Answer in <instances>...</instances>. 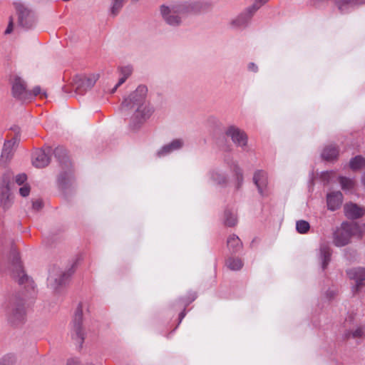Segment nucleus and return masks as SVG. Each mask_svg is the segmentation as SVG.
Here are the masks:
<instances>
[{"instance_id":"nucleus-1","label":"nucleus","mask_w":365,"mask_h":365,"mask_svg":"<svg viewBox=\"0 0 365 365\" xmlns=\"http://www.w3.org/2000/svg\"><path fill=\"white\" fill-rule=\"evenodd\" d=\"M148 89L139 86L122 102L120 110L124 114L133 112L129 126L133 130H138L153 114L154 109L147 101Z\"/></svg>"},{"instance_id":"nucleus-2","label":"nucleus","mask_w":365,"mask_h":365,"mask_svg":"<svg viewBox=\"0 0 365 365\" xmlns=\"http://www.w3.org/2000/svg\"><path fill=\"white\" fill-rule=\"evenodd\" d=\"M194 10V4L182 2L170 6L162 5L160 14L164 21L172 27H178L182 24L185 16Z\"/></svg>"},{"instance_id":"nucleus-3","label":"nucleus","mask_w":365,"mask_h":365,"mask_svg":"<svg viewBox=\"0 0 365 365\" xmlns=\"http://www.w3.org/2000/svg\"><path fill=\"white\" fill-rule=\"evenodd\" d=\"M86 334L85 328L83 325V309L81 304H79L70 324V336L76 346L81 348Z\"/></svg>"},{"instance_id":"nucleus-4","label":"nucleus","mask_w":365,"mask_h":365,"mask_svg":"<svg viewBox=\"0 0 365 365\" xmlns=\"http://www.w3.org/2000/svg\"><path fill=\"white\" fill-rule=\"evenodd\" d=\"M54 155L61 160V163L63 168H66V170H63L60 173L58 177V185L61 189H66L68 187L72 185L74 178L71 169V163L67 158L66 151L62 148H56L54 150Z\"/></svg>"},{"instance_id":"nucleus-5","label":"nucleus","mask_w":365,"mask_h":365,"mask_svg":"<svg viewBox=\"0 0 365 365\" xmlns=\"http://www.w3.org/2000/svg\"><path fill=\"white\" fill-rule=\"evenodd\" d=\"M359 226L356 222H343L333 234V243L344 247L349 243L351 237L359 233Z\"/></svg>"},{"instance_id":"nucleus-6","label":"nucleus","mask_w":365,"mask_h":365,"mask_svg":"<svg viewBox=\"0 0 365 365\" xmlns=\"http://www.w3.org/2000/svg\"><path fill=\"white\" fill-rule=\"evenodd\" d=\"M71 275L70 270H63L59 267H53L49 270L47 279L48 287L53 291H58L66 284Z\"/></svg>"},{"instance_id":"nucleus-7","label":"nucleus","mask_w":365,"mask_h":365,"mask_svg":"<svg viewBox=\"0 0 365 365\" xmlns=\"http://www.w3.org/2000/svg\"><path fill=\"white\" fill-rule=\"evenodd\" d=\"M257 6H250L230 21V26L233 29H243L248 26Z\"/></svg>"},{"instance_id":"nucleus-8","label":"nucleus","mask_w":365,"mask_h":365,"mask_svg":"<svg viewBox=\"0 0 365 365\" xmlns=\"http://www.w3.org/2000/svg\"><path fill=\"white\" fill-rule=\"evenodd\" d=\"M225 135L237 147L244 148L247 145V135L242 129L235 125H230L227 128Z\"/></svg>"},{"instance_id":"nucleus-9","label":"nucleus","mask_w":365,"mask_h":365,"mask_svg":"<svg viewBox=\"0 0 365 365\" xmlns=\"http://www.w3.org/2000/svg\"><path fill=\"white\" fill-rule=\"evenodd\" d=\"M12 178V173L10 171H6L1 178L0 183L1 204L4 208H8L11 204L9 192Z\"/></svg>"},{"instance_id":"nucleus-10","label":"nucleus","mask_w":365,"mask_h":365,"mask_svg":"<svg viewBox=\"0 0 365 365\" xmlns=\"http://www.w3.org/2000/svg\"><path fill=\"white\" fill-rule=\"evenodd\" d=\"M12 95L20 101H27L31 96L30 91L26 88V83L20 77H15L12 83Z\"/></svg>"},{"instance_id":"nucleus-11","label":"nucleus","mask_w":365,"mask_h":365,"mask_svg":"<svg viewBox=\"0 0 365 365\" xmlns=\"http://www.w3.org/2000/svg\"><path fill=\"white\" fill-rule=\"evenodd\" d=\"M16 9L20 25L26 29L31 28L36 21L34 14L21 4H17Z\"/></svg>"},{"instance_id":"nucleus-12","label":"nucleus","mask_w":365,"mask_h":365,"mask_svg":"<svg viewBox=\"0 0 365 365\" xmlns=\"http://www.w3.org/2000/svg\"><path fill=\"white\" fill-rule=\"evenodd\" d=\"M25 308L22 301L13 302L7 310L8 320L13 324H16L24 320L25 317Z\"/></svg>"},{"instance_id":"nucleus-13","label":"nucleus","mask_w":365,"mask_h":365,"mask_svg":"<svg viewBox=\"0 0 365 365\" xmlns=\"http://www.w3.org/2000/svg\"><path fill=\"white\" fill-rule=\"evenodd\" d=\"M98 74H91L88 76H77L75 78V88L79 93H83L93 87L98 79Z\"/></svg>"},{"instance_id":"nucleus-14","label":"nucleus","mask_w":365,"mask_h":365,"mask_svg":"<svg viewBox=\"0 0 365 365\" xmlns=\"http://www.w3.org/2000/svg\"><path fill=\"white\" fill-rule=\"evenodd\" d=\"M253 182L256 185L259 194L262 196L268 195V178L267 173L262 170H257L253 175Z\"/></svg>"},{"instance_id":"nucleus-15","label":"nucleus","mask_w":365,"mask_h":365,"mask_svg":"<svg viewBox=\"0 0 365 365\" xmlns=\"http://www.w3.org/2000/svg\"><path fill=\"white\" fill-rule=\"evenodd\" d=\"M12 264L15 269L14 271V277L18 280L19 284H23L29 282V277L24 273L20 262L19 253L15 250L11 252Z\"/></svg>"},{"instance_id":"nucleus-16","label":"nucleus","mask_w":365,"mask_h":365,"mask_svg":"<svg viewBox=\"0 0 365 365\" xmlns=\"http://www.w3.org/2000/svg\"><path fill=\"white\" fill-rule=\"evenodd\" d=\"M51 151L52 150L50 147L36 150L32 156L33 165L39 168L48 165L50 162V154Z\"/></svg>"},{"instance_id":"nucleus-17","label":"nucleus","mask_w":365,"mask_h":365,"mask_svg":"<svg viewBox=\"0 0 365 365\" xmlns=\"http://www.w3.org/2000/svg\"><path fill=\"white\" fill-rule=\"evenodd\" d=\"M210 180L216 185H225L228 182L227 173L220 168H215L208 173Z\"/></svg>"},{"instance_id":"nucleus-18","label":"nucleus","mask_w":365,"mask_h":365,"mask_svg":"<svg viewBox=\"0 0 365 365\" xmlns=\"http://www.w3.org/2000/svg\"><path fill=\"white\" fill-rule=\"evenodd\" d=\"M184 145L182 139H174L170 143L163 145L158 152V157H164L174 151L178 150Z\"/></svg>"},{"instance_id":"nucleus-19","label":"nucleus","mask_w":365,"mask_h":365,"mask_svg":"<svg viewBox=\"0 0 365 365\" xmlns=\"http://www.w3.org/2000/svg\"><path fill=\"white\" fill-rule=\"evenodd\" d=\"M331 248L327 243L322 242L319 245L317 256L322 269H325L331 259Z\"/></svg>"},{"instance_id":"nucleus-20","label":"nucleus","mask_w":365,"mask_h":365,"mask_svg":"<svg viewBox=\"0 0 365 365\" xmlns=\"http://www.w3.org/2000/svg\"><path fill=\"white\" fill-rule=\"evenodd\" d=\"M15 144H16V140L11 139L9 140H6L4 142L3 149L1 151V155L0 158V163L2 164L6 163L8 161H9L11 158L13 157V155L14 153L15 150Z\"/></svg>"},{"instance_id":"nucleus-21","label":"nucleus","mask_w":365,"mask_h":365,"mask_svg":"<svg viewBox=\"0 0 365 365\" xmlns=\"http://www.w3.org/2000/svg\"><path fill=\"white\" fill-rule=\"evenodd\" d=\"M343 201V195L340 191L332 192L327 195V207L329 210L334 211L339 209Z\"/></svg>"},{"instance_id":"nucleus-22","label":"nucleus","mask_w":365,"mask_h":365,"mask_svg":"<svg viewBox=\"0 0 365 365\" xmlns=\"http://www.w3.org/2000/svg\"><path fill=\"white\" fill-rule=\"evenodd\" d=\"M349 277L356 282V289H359L365 280V268L356 267L347 271Z\"/></svg>"},{"instance_id":"nucleus-23","label":"nucleus","mask_w":365,"mask_h":365,"mask_svg":"<svg viewBox=\"0 0 365 365\" xmlns=\"http://www.w3.org/2000/svg\"><path fill=\"white\" fill-rule=\"evenodd\" d=\"M339 10L341 13H346L350 9L365 4V0H335Z\"/></svg>"},{"instance_id":"nucleus-24","label":"nucleus","mask_w":365,"mask_h":365,"mask_svg":"<svg viewBox=\"0 0 365 365\" xmlns=\"http://www.w3.org/2000/svg\"><path fill=\"white\" fill-rule=\"evenodd\" d=\"M345 215L349 219H357L363 215V210L354 203L346 204L344 207Z\"/></svg>"},{"instance_id":"nucleus-25","label":"nucleus","mask_w":365,"mask_h":365,"mask_svg":"<svg viewBox=\"0 0 365 365\" xmlns=\"http://www.w3.org/2000/svg\"><path fill=\"white\" fill-rule=\"evenodd\" d=\"M132 72L133 68L130 66L122 67L120 69V78L118 79V81L113 87L111 92L114 93L117 90V88L127 80V78L131 75Z\"/></svg>"},{"instance_id":"nucleus-26","label":"nucleus","mask_w":365,"mask_h":365,"mask_svg":"<svg viewBox=\"0 0 365 365\" xmlns=\"http://www.w3.org/2000/svg\"><path fill=\"white\" fill-rule=\"evenodd\" d=\"M227 243L230 251L232 253L238 252L242 245L240 239L234 234L229 236Z\"/></svg>"},{"instance_id":"nucleus-27","label":"nucleus","mask_w":365,"mask_h":365,"mask_svg":"<svg viewBox=\"0 0 365 365\" xmlns=\"http://www.w3.org/2000/svg\"><path fill=\"white\" fill-rule=\"evenodd\" d=\"M339 155V150L335 146L330 145L325 147L322 153V157L326 160L336 159Z\"/></svg>"},{"instance_id":"nucleus-28","label":"nucleus","mask_w":365,"mask_h":365,"mask_svg":"<svg viewBox=\"0 0 365 365\" xmlns=\"http://www.w3.org/2000/svg\"><path fill=\"white\" fill-rule=\"evenodd\" d=\"M224 223L228 227H233L237 222V215L234 210L226 209L224 212Z\"/></svg>"},{"instance_id":"nucleus-29","label":"nucleus","mask_w":365,"mask_h":365,"mask_svg":"<svg viewBox=\"0 0 365 365\" xmlns=\"http://www.w3.org/2000/svg\"><path fill=\"white\" fill-rule=\"evenodd\" d=\"M339 182L342 190L346 192H351L355 185L354 181L352 179L346 177H339Z\"/></svg>"},{"instance_id":"nucleus-30","label":"nucleus","mask_w":365,"mask_h":365,"mask_svg":"<svg viewBox=\"0 0 365 365\" xmlns=\"http://www.w3.org/2000/svg\"><path fill=\"white\" fill-rule=\"evenodd\" d=\"M349 166L353 170L361 169L365 167V158L361 155H357L351 159Z\"/></svg>"},{"instance_id":"nucleus-31","label":"nucleus","mask_w":365,"mask_h":365,"mask_svg":"<svg viewBox=\"0 0 365 365\" xmlns=\"http://www.w3.org/2000/svg\"><path fill=\"white\" fill-rule=\"evenodd\" d=\"M232 170L235 176L237 185L236 187L239 188L243 182V173L242 169L237 165L235 164L232 167Z\"/></svg>"},{"instance_id":"nucleus-32","label":"nucleus","mask_w":365,"mask_h":365,"mask_svg":"<svg viewBox=\"0 0 365 365\" xmlns=\"http://www.w3.org/2000/svg\"><path fill=\"white\" fill-rule=\"evenodd\" d=\"M227 265L231 270L237 271L242 267L243 264L239 258H230L227 261Z\"/></svg>"},{"instance_id":"nucleus-33","label":"nucleus","mask_w":365,"mask_h":365,"mask_svg":"<svg viewBox=\"0 0 365 365\" xmlns=\"http://www.w3.org/2000/svg\"><path fill=\"white\" fill-rule=\"evenodd\" d=\"M310 229L309 223L303 220L296 222V230L300 234H306Z\"/></svg>"},{"instance_id":"nucleus-34","label":"nucleus","mask_w":365,"mask_h":365,"mask_svg":"<svg viewBox=\"0 0 365 365\" xmlns=\"http://www.w3.org/2000/svg\"><path fill=\"white\" fill-rule=\"evenodd\" d=\"M125 0H113L110 6V14L116 16L123 6Z\"/></svg>"},{"instance_id":"nucleus-35","label":"nucleus","mask_w":365,"mask_h":365,"mask_svg":"<svg viewBox=\"0 0 365 365\" xmlns=\"http://www.w3.org/2000/svg\"><path fill=\"white\" fill-rule=\"evenodd\" d=\"M27 180V176L24 173H21L15 177V182L19 185H22Z\"/></svg>"},{"instance_id":"nucleus-36","label":"nucleus","mask_w":365,"mask_h":365,"mask_svg":"<svg viewBox=\"0 0 365 365\" xmlns=\"http://www.w3.org/2000/svg\"><path fill=\"white\" fill-rule=\"evenodd\" d=\"M30 190V186L26 184L19 189V193L22 197H26L29 195Z\"/></svg>"},{"instance_id":"nucleus-37","label":"nucleus","mask_w":365,"mask_h":365,"mask_svg":"<svg viewBox=\"0 0 365 365\" xmlns=\"http://www.w3.org/2000/svg\"><path fill=\"white\" fill-rule=\"evenodd\" d=\"M66 365H83L78 359H69ZM84 365H93L91 364H86Z\"/></svg>"},{"instance_id":"nucleus-38","label":"nucleus","mask_w":365,"mask_h":365,"mask_svg":"<svg viewBox=\"0 0 365 365\" xmlns=\"http://www.w3.org/2000/svg\"><path fill=\"white\" fill-rule=\"evenodd\" d=\"M42 207V202L40 200H36L32 202V209L35 211L39 210Z\"/></svg>"},{"instance_id":"nucleus-39","label":"nucleus","mask_w":365,"mask_h":365,"mask_svg":"<svg viewBox=\"0 0 365 365\" xmlns=\"http://www.w3.org/2000/svg\"><path fill=\"white\" fill-rule=\"evenodd\" d=\"M247 68L250 71H252L253 73H256L258 71L257 66L253 62H250L248 63Z\"/></svg>"},{"instance_id":"nucleus-40","label":"nucleus","mask_w":365,"mask_h":365,"mask_svg":"<svg viewBox=\"0 0 365 365\" xmlns=\"http://www.w3.org/2000/svg\"><path fill=\"white\" fill-rule=\"evenodd\" d=\"M31 96L30 97V99L32 98L34 96H36L37 95L41 94V88L39 86H36L34 88L32 91H30Z\"/></svg>"},{"instance_id":"nucleus-41","label":"nucleus","mask_w":365,"mask_h":365,"mask_svg":"<svg viewBox=\"0 0 365 365\" xmlns=\"http://www.w3.org/2000/svg\"><path fill=\"white\" fill-rule=\"evenodd\" d=\"M363 331L361 328L356 329L355 331L352 332V336L354 338L360 337L362 336Z\"/></svg>"},{"instance_id":"nucleus-42","label":"nucleus","mask_w":365,"mask_h":365,"mask_svg":"<svg viewBox=\"0 0 365 365\" xmlns=\"http://www.w3.org/2000/svg\"><path fill=\"white\" fill-rule=\"evenodd\" d=\"M269 0H255V2L252 6H257V10L264 4H266Z\"/></svg>"},{"instance_id":"nucleus-43","label":"nucleus","mask_w":365,"mask_h":365,"mask_svg":"<svg viewBox=\"0 0 365 365\" xmlns=\"http://www.w3.org/2000/svg\"><path fill=\"white\" fill-rule=\"evenodd\" d=\"M12 30H13V24L11 21H10L6 29L5 30V34H9L11 33Z\"/></svg>"},{"instance_id":"nucleus-44","label":"nucleus","mask_w":365,"mask_h":365,"mask_svg":"<svg viewBox=\"0 0 365 365\" xmlns=\"http://www.w3.org/2000/svg\"><path fill=\"white\" fill-rule=\"evenodd\" d=\"M335 294H336L335 291H334V290H328L327 292V293H326V295H327V297L330 299H331L332 297H334Z\"/></svg>"},{"instance_id":"nucleus-45","label":"nucleus","mask_w":365,"mask_h":365,"mask_svg":"<svg viewBox=\"0 0 365 365\" xmlns=\"http://www.w3.org/2000/svg\"><path fill=\"white\" fill-rule=\"evenodd\" d=\"M185 310L182 311V312H180V314H179V323H180L182 320V319L185 317Z\"/></svg>"},{"instance_id":"nucleus-46","label":"nucleus","mask_w":365,"mask_h":365,"mask_svg":"<svg viewBox=\"0 0 365 365\" xmlns=\"http://www.w3.org/2000/svg\"><path fill=\"white\" fill-rule=\"evenodd\" d=\"M195 298H196V294L195 293H192L191 294V296H190V299L187 302V304H189L190 302L194 301L195 299Z\"/></svg>"},{"instance_id":"nucleus-47","label":"nucleus","mask_w":365,"mask_h":365,"mask_svg":"<svg viewBox=\"0 0 365 365\" xmlns=\"http://www.w3.org/2000/svg\"><path fill=\"white\" fill-rule=\"evenodd\" d=\"M359 232L364 233L365 235V224L362 226L361 228L359 227Z\"/></svg>"},{"instance_id":"nucleus-48","label":"nucleus","mask_w":365,"mask_h":365,"mask_svg":"<svg viewBox=\"0 0 365 365\" xmlns=\"http://www.w3.org/2000/svg\"><path fill=\"white\" fill-rule=\"evenodd\" d=\"M362 182L365 185V173H364V175L362 176Z\"/></svg>"},{"instance_id":"nucleus-49","label":"nucleus","mask_w":365,"mask_h":365,"mask_svg":"<svg viewBox=\"0 0 365 365\" xmlns=\"http://www.w3.org/2000/svg\"><path fill=\"white\" fill-rule=\"evenodd\" d=\"M42 95H43L44 97H46V93H43Z\"/></svg>"}]
</instances>
